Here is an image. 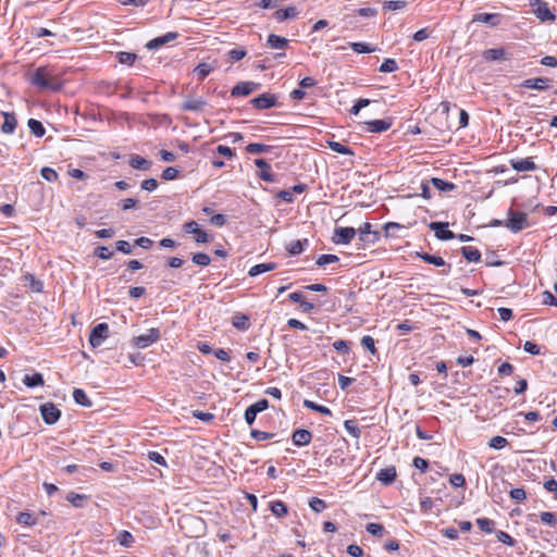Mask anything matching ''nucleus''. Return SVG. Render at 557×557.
<instances>
[{"mask_svg": "<svg viewBox=\"0 0 557 557\" xmlns=\"http://www.w3.org/2000/svg\"><path fill=\"white\" fill-rule=\"evenodd\" d=\"M23 383L27 387H37L44 385V377L40 373H34V374H26L23 379Z\"/></svg>", "mask_w": 557, "mask_h": 557, "instance_id": "obj_31", "label": "nucleus"}, {"mask_svg": "<svg viewBox=\"0 0 557 557\" xmlns=\"http://www.w3.org/2000/svg\"><path fill=\"white\" fill-rule=\"evenodd\" d=\"M311 432L305 429H298L292 435L293 444L298 447L308 445L311 442Z\"/></svg>", "mask_w": 557, "mask_h": 557, "instance_id": "obj_19", "label": "nucleus"}, {"mask_svg": "<svg viewBox=\"0 0 557 557\" xmlns=\"http://www.w3.org/2000/svg\"><path fill=\"white\" fill-rule=\"evenodd\" d=\"M533 12L537 18L542 22H553L555 21V14L550 11L548 4L542 0H534L532 3Z\"/></svg>", "mask_w": 557, "mask_h": 557, "instance_id": "obj_7", "label": "nucleus"}, {"mask_svg": "<svg viewBox=\"0 0 557 557\" xmlns=\"http://www.w3.org/2000/svg\"><path fill=\"white\" fill-rule=\"evenodd\" d=\"M129 165L135 170L148 171L151 162L140 156H134L129 160Z\"/></svg>", "mask_w": 557, "mask_h": 557, "instance_id": "obj_29", "label": "nucleus"}, {"mask_svg": "<svg viewBox=\"0 0 557 557\" xmlns=\"http://www.w3.org/2000/svg\"><path fill=\"white\" fill-rule=\"evenodd\" d=\"M432 185L441 191H451L455 189V184L446 182L442 178L433 177L431 180Z\"/></svg>", "mask_w": 557, "mask_h": 557, "instance_id": "obj_38", "label": "nucleus"}, {"mask_svg": "<svg viewBox=\"0 0 557 557\" xmlns=\"http://www.w3.org/2000/svg\"><path fill=\"white\" fill-rule=\"evenodd\" d=\"M356 236L354 227H337L334 231L333 242L337 245H347Z\"/></svg>", "mask_w": 557, "mask_h": 557, "instance_id": "obj_9", "label": "nucleus"}, {"mask_svg": "<svg viewBox=\"0 0 557 557\" xmlns=\"http://www.w3.org/2000/svg\"><path fill=\"white\" fill-rule=\"evenodd\" d=\"M116 59L121 64L133 65L137 59V54L133 52L121 51L116 53Z\"/></svg>", "mask_w": 557, "mask_h": 557, "instance_id": "obj_41", "label": "nucleus"}, {"mask_svg": "<svg viewBox=\"0 0 557 557\" xmlns=\"http://www.w3.org/2000/svg\"><path fill=\"white\" fill-rule=\"evenodd\" d=\"M448 225L447 222H431L429 227L440 240H450L456 238V234L448 230Z\"/></svg>", "mask_w": 557, "mask_h": 557, "instance_id": "obj_8", "label": "nucleus"}, {"mask_svg": "<svg viewBox=\"0 0 557 557\" xmlns=\"http://www.w3.org/2000/svg\"><path fill=\"white\" fill-rule=\"evenodd\" d=\"M345 430L355 438H359L361 431L354 420H346L344 422Z\"/></svg>", "mask_w": 557, "mask_h": 557, "instance_id": "obj_44", "label": "nucleus"}, {"mask_svg": "<svg viewBox=\"0 0 557 557\" xmlns=\"http://www.w3.org/2000/svg\"><path fill=\"white\" fill-rule=\"evenodd\" d=\"M40 174L48 182H54L58 178V173L52 168H42Z\"/></svg>", "mask_w": 557, "mask_h": 557, "instance_id": "obj_59", "label": "nucleus"}, {"mask_svg": "<svg viewBox=\"0 0 557 557\" xmlns=\"http://www.w3.org/2000/svg\"><path fill=\"white\" fill-rule=\"evenodd\" d=\"M524 88L536 89V90H546L549 87V79L545 77H535L528 78L521 84Z\"/></svg>", "mask_w": 557, "mask_h": 557, "instance_id": "obj_20", "label": "nucleus"}, {"mask_svg": "<svg viewBox=\"0 0 557 557\" xmlns=\"http://www.w3.org/2000/svg\"><path fill=\"white\" fill-rule=\"evenodd\" d=\"M30 83L40 89L59 90L61 88L57 75L47 66L37 67L30 77Z\"/></svg>", "mask_w": 557, "mask_h": 557, "instance_id": "obj_1", "label": "nucleus"}, {"mask_svg": "<svg viewBox=\"0 0 557 557\" xmlns=\"http://www.w3.org/2000/svg\"><path fill=\"white\" fill-rule=\"evenodd\" d=\"M449 483L454 487H462L466 484V479L462 474L455 473L450 475Z\"/></svg>", "mask_w": 557, "mask_h": 557, "instance_id": "obj_63", "label": "nucleus"}, {"mask_svg": "<svg viewBox=\"0 0 557 557\" xmlns=\"http://www.w3.org/2000/svg\"><path fill=\"white\" fill-rule=\"evenodd\" d=\"M73 398L76 404H78L83 407L89 408L92 405V403L89 399V397L87 396V394L81 388H75L73 391Z\"/></svg>", "mask_w": 557, "mask_h": 557, "instance_id": "obj_30", "label": "nucleus"}, {"mask_svg": "<svg viewBox=\"0 0 557 557\" xmlns=\"http://www.w3.org/2000/svg\"><path fill=\"white\" fill-rule=\"evenodd\" d=\"M109 336V325L107 323L97 324L89 334V344L96 348Z\"/></svg>", "mask_w": 557, "mask_h": 557, "instance_id": "obj_4", "label": "nucleus"}, {"mask_svg": "<svg viewBox=\"0 0 557 557\" xmlns=\"http://www.w3.org/2000/svg\"><path fill=\"white\" fill-rule=\"evenodd\" d=\"M309 506L315 512H321L322 510H324L326 508L325 502L318 497L311 498L309 502Z\"/></svg>", "mask_w": 557, "mask_h": 557, "instance_id": "obj_55", "label": "nucleus"}, {"mask_svg": "<svg viewBox=\"0 0 557 557\" xmlns=\"http://www.w3.org/2000/svg\"><path fill=\"white\" fill-rule=\"evenodd\" d=\"M361 345L363 348L368 349L372 355L376 352L374 339L371 336L364 335L361 338Z\"/></svg>", "mask_w": 557, "mask_h": 557, "instance_id": "obj_62", "label": "nucleus"}, {"mask_svg": "<svg viewBox=\"0 0 557 557\" xmlns=\"http://www.w3.org/2000/svg\"><path fill=\"white\" fill-rule=\"evenodd\" d=\"M271 150L272 146L260 143H251L246 146V151L251 154L268 153Z\"/></svg>", "mask_w": 557, "mask_h": 557, "instance_id": "obj_32", "label": "nucleus"}, {"mask_svg": "<svg viewBox=\"0 0 557 557\" xmlns=\"http://www.w3.org/2000/svg\"><path fill=\"white\" fill-rule=\"evenodd\" d=\"M161 337V332L157 327H151L147 333L135 336L133 338V345L137 348L144 349L158 342Z\"/></svg>", "mask_w": 557, "mask_h": 557, "instance_id": "obj_2", "label": "nucleus"}, {"mask_svg": "<svg viewBox=\"0 0 557 557\" xmlns=\"http://www.w3.org/2000/svg\"><path fill=\"white\" fill-rule=\"evenodd\" d=\"M496 537L500 543L506 544L508 546L516 545V541L513 540V537H511L508 533H506L504 531H497Z\"/></svg>", "mask_w": 557, "mask_h": 557, "instance_id": "obj_56", "label": "nucleus"}, {"mask_svg": "<svg viewBox=\"0 0 557 557\" xmlns=\"http://www.w3.org/2000/svg\"><path fill=\"white\" fill-rule=\"evenodd\" d=\"M367 131L370 133H383L391 128L393 121L392 119L372 120L364 123Z\"/></svg>", "mask_w": 557, "mask_h": 557, "instance_id": "obj_14", "label": "nucleus"}, {"mask_svg": "<svg viewBox=\"0 0 557 557\" xmlns=\"http://www.w3.org/2000/svg\"><path fill=\"white\" fill-rule=\"evenodd\" d=\"M510 165L517 172H531L536 170V164L533 162L532 158L511 159Z\"/></svg>", "mask_w": 557, "mask_h": 557, "instance_id": "obj_16", "label": "nucleus"}, {"mask_svg": "<svg viewBox=\"0 0 557 557\" xmlns=\"http://www.w3.org/2000/svg\"><path fill=\"white\" fill-rule=\"evenodd\" d=\"M333 347L341 354H348L350 350V343L344 339H337L333 343Z\"/></svg>", "mask_w": 557, "mask_h": 557, "instance_id": "obj_54", "label": "nucleus"}, {"mask_svg": "<svg viewBox=\"0 0 557 557\" xmlns=\"http://www.w3.org/2000/svg\"><path fill=\"white\" fill-rule=\"evenodd\" d=\"M191 260L194 263H196L198 265H202V267H207L211 262L209 255H207L205 252L194 253L191 257Z\"/></svg>", "mask_w": 557, "mask_h": 557, "instance_id": "obj_49", "label": "nucleus"}, {"mask_svg": "<svg viewBox=\"0 0 557 557\" xmlns=\"http://www.w3.org/2000/svg\"><path fill=\"white\" fill-rule=\"evenodd\" d=\"M398 70L397 62L394 59H385L380 66L381 73H393Z\"/></svg>", "mask_w": 557, "mask_h": 557, "instance_id": "obj_47", "label": "nucleus"}, {"mask_svg": "<svg viewBox=\"0 0 557 557\" xmlns=\"http://www.w3.org/2000/svg\"><path fill=\"white\" fill-rule=\"evenodd\" d=\"M180 171L174 166H168L162 172V178L165 181H172L178 177Z\"/></svg>", "mask_w": 557, "mask_h": 557, "instance_id": "obj_58", "label": "nucleus"}, {"mask_svg": "<svg viewBox=\"0 0 557 557\" xmlns=\"http://www.w3.org/2000/svg\"><path fill=\"white\" fill-rule=\"evenodd\" d=\"M473 22H481L496 26L499 23V15L494 13H479L474 15Z\"/></svg>", "mask_w": 557, "mask_h": 557, "instance_id": "obj_28", "label": "nucleus"}, {"mask_svg": "<svg viewBox=\"0 0 557 557\" xmlns=\"http://www.w3.org/2000/svg\"><path fill=\"white\" fill-rule=\"evenodd\" d=\"M119 544L125 547L131 546L134 543V536L128 531H122L117 536Z\"/></svg>", "mask_w": 557, "mask_h": 557, "instance_id": "obj_52", "label": "nucleus"}, {"mask_svg": "<svg viewBox=\"0 0 557 557\" xmlns=\"http://www.w3.org/2000/svg\"><path fill=\"white\" fill-rule=\"evenodd\" d=\"M253 162H255V165L261 170V172L258 174V176L262 181L269 182V183L275 182V176L271 172V166L264 159H256Z\"/></svg>", "mask_w": 557, "mask_h": 557, "instance_id": "obj_18", "label": "nucleus"}, {"mask_svg": "<svg viewBox=\"0 0 557 557\" xmlns=\"http://www.w3.org/2000/svg\"><path fill=\"white\" fill-rule=\"evenodd\" d=\"M371 227L372 226L369 222H366L362 226H360L358 230V237L360 242L375 243L379 239V233L373 232Z\"/></svg>", "mask_w": 557, "mask_h": 557, "instance_id": "obj_17", "label": "nucleus"}, {"mask_svg": "<svg viewBox=\"0 0 557 557\" xmlns=\"http://www.w3.org/2000/svg\"><path fill=\"white\" fill-rule=\"evenodd\" d=\"M407 2L400 0H391L383 3V8L388 11H397L406 8Z\"/></svg>", "mask_w": 557, "mask_h": 557, "instance_id": "obj_51", "label": "nucleus"}, {"mask_svg": "<svg viewBox=\"0 0 557 557\" xmlns=\"http://www.w3.org/2000/svg\"><path fill=\"white\" fill-rule=\"evenodd\" d=\"M268 408H269V401L265 398L260 399L257 403L250 405L245 410V416L244 417H245L246 423L251 425L255 422L257 414L259 412L264 411Z\"/></svg>", "mask_w": 557, "mask_h": 557, "instance_id": "obj_6", "label": "nucleus"}, {"mask_svg": "<svg viewBox=\"0 0 557 557\" xmlns=\"http://www.w3.org/2000/svg\"><path fill=\"white\" fill-rule=\"evenodd\" d=\"M212 66L208 63H200L196 66L195 72L200 81L205 79L212 71Z\"/></svg>", "mask_w": 557, "mask_h": 557, "instance_id": "obj_46", "label": "nucleus"}, {"mask_svg": "<svg viewBox=\"0 0 557 557\" xmlns=\"http://www.w3.org/2000/svg\"><path fill=\"white\" fill-rule=\"evenodd\" d=\"M298 12L295 7H287L285 9H281L274 12V18L277 22H283L287 18H292L297 16Z\"/></svg>", "mask_w": 557, "mask_h": 557, "instance_id": "obj_27", "label": "nucleus"}, {"mask_svg": "<svg viewBox=\"0 0 557 557\" xmlns=\"http://www.w3.org/2000/svg\"><path fill=\"white\" fill-rule=\"evenodd\" d=\"M276 263L268 262V263H259L250 268L248 274L249 276H257L259 274L272 271L276 269Z\"/></svg>", "mask_w": 557, "mask_h": 557, "instance_id": "obj_25", "label": "nucleus"}, {"mask_svg": "<svg viewBox=\"0 0 557 557\" xmlns=\"http://www.w3.org/2000/svg\"><path fill=\"white\" fill-rule=\"evenodd\" d=\"M246 54L247 51L244 48H234L228 52V57L232 61H239L244 59Z\"/></svg>", "mask_w": 557, "mask_h": 557, "instance_id": "obj_61", "label": "nucleus"}, {"mask_svg": "<svg viewBox=\"0 0 557 557\" xmlns=\"http://www.w3.org/2000/svg\"><path fill=\"white\" fill-rule=\"evenodd\" d=\"M178 37V33L176 32H169L162 36L156 37L147 42L146 47L150 50L158 49L161 46L169 44L173 40H175Z\"/></svg>", "mask_w": 557, "mask_h": 557, "instance_id": "obj_15", "label": "nucleus"}, {"mask_svg": "<svg viewBox=\"0 0 557 557\" xmlns=\"http://www.w3.org/2000/svg\"><path fill=\"white\" fill-rule=\"evenodd\" d=\"M308 244V239H304V240H293L288 244L287 246V251L292 255V256H296V255H299L304 250V246Z\"/></svg>", "mask_w": 557, "mask_h": 557, "instance_id": "obj_40", "label": "nucleus"}, {"mask_svg": "<svg viewBox=\"0 0 557 557\" xmlns=\"http://www.w3.org/2000/svg\"><path fill=\"white\" fill-rule=\"evenodd\" d=\"M40 413L45 423L54 424L61 417V411L52 403H46L40 406Z\"/></svg>", "mask_w": 557, "mask_h": 557, "instance_id": "obj_5", "label": "nucleus"}, {"mask_svg": "<svg viewBox=\"0 0 557 557\" xmlns=\"http://www.w3.org/2000/svg\"><path fill=\"white\" fill-rule=\"evenodd\" d=\"M251 104L259 109V110H264V109H270L272 107H275L276 106V102H277V98L275 95H272V94H262V95H259L258 97L251 99Z\"/></svg>", "mask_w": 557, "mask_h": 557, "instance_id": "obj_10", "label": "nucleus"}, {"mask_svg": "<svg viewBox=\"0 0 557 557\" xmlns=\"http://www.w3.org/2000/svg\"><path fill=\"white\" fill-rule=\"evenodd\" d=\"M476 524L481 531L485 533H492L494 530L495 522L488 518L476 519Z\"/></svg>", "mask_w": 557, "mask_h": 557, "instance_id": "obj_43", "label": "nucleus"}, {"mask_svg": "<svg viewBox=\"0 0 557 557\" xmlns=\"http://www.w3.org/2000/svg\"><path fill=\"white\" fill-rule=\"evenodd\" d=\"M207 102L201 97L187 96L182 103L181 108L184 111H202Z\"/></svg>", "mask_w": 557, "mask_h": 557, "instance_id": "obj_13", "label": "nucleus"}, {"mask_svg": "<svg viewBox=\"0 0 557 557\" xmlns=\"http://www.w3.org/2000/svg\"><path fill=\"white\" fill-rule=\"evenodd\" d=\"M483 58L486 61L492 62V61L506 60L507 55H506V51L504 48H493V49L485 50L483 52Z\"/></svg>", "mask_w": 557, "mask_h": 557, "instance_id": "obj_24", "label": "nucleus"}, {"mask_svg": "<svg viewBox=\"0 0 557 557\" xmlns=\"http://www.w3.org/2000/svg\"><path fill=\"white\" fill-rule=\"evenodd\" d=\"M396 476H397V471L394 466L381 469L376 473V479L384 485L392 484L396 480Z\"/></svg>", "mask_w": 557, "mask_h": 557, "instance_id": "obj_21", "label": "nucleus"}, {"mask_svg": "<svg viewBox=\"0 0 557 557\" xmlns=\"http://www.w3.org/2000/svg\"><path fill=\"white\" fill-rule=\"evenodd\" d=\"M268 45L272 49H285L287 47V45H288V40L286 38H284V37L271 34L268 37Z\"/></svg>", "mask_w": 557, "mask_h": 557, "instance_id": "obj_34", "label": "nucleus"}, {"mask_svg": "<svg viewBox=\"0 0 557 557\" xmlns=\"http://www.w3.org/2000/svg\"><path fill=\"white\" fill-rule=\"evenodd\" d=\"M271 511L274 516L282 518L287 515L288 509L285 503L282 500H275L271 503Z\"/></svg>", "mask_w": 557, "mask_h": 557, "instance_id": "obj_37", "label": "nucleus"}, {"mask_svg": "<svg viewBox=\"0 0 557 557\" xmlns=\"http://www.w3.org/2000/svg\"><path fill=\"white\" fill-rule=\"evenodd\" d=\"M0 114L4 117V122L1 126V131L5 134H12L15 131L16 127V119L13 113L9 112H0Z\"/></svg>", "mask_w": 557, "mask_h": 557, "instance_id": "obj_23", "label": "nucleus"}, {"mask_svg": "<svg viewBox=\"0 0 557 557\" xmlns=\"http://www.w3.org/2000/svg\"><path fill=\"white\" fill-rule=\"evenodd\" d=\"M508 445L507 438L503 436H494L490 440L488 446L494 449H503Z\"/></svg>", "mask_w": 557, "mask_h": 557, "instance_id": "obj_48", "label": "nucleus"}, {"mask_svg": "<svg viewBox=\"0 0 557 557\" xmlns=\"http://www.w3.org/2000/svg\"><path fill=\"white\" fill-rule=\"evenodd\" d=\"M304 406H305L306 408H309V409H311V410H313V411H317V412H320V413H322V414H325V416H332V411H331L327 407H325V406H323V405H319V404L313 403V401H311V400H307V399H306V400L304 401Z\"/></svg>", "mask_w": 557, "mask_h": 557, "instance_id": "obj_42", "label": "nucleus"}, {"mask_svg": "<svg viewBox=\"0 0 557 557\" xmlns=\"http://www.w3.org/2000/svg\"><path fill=\"white\" fill-rule=\"evenodd\" d=\"M95 255L102 260H110L114 253L108 247L101 246L95 250Z\"/></svg>", "mask_w": 557, "mask_h": 557, "instance_id": "obj_57", "label": "nucleus"}, {"mask_svg": "<svg viewBox=\"0 0 557 557\" xmlns=\"http://www.w3.org/2000/svg\"><path fill=\"white\" fill-rule=\"evenodd\" d=\"M417 258L423 260L429 264H433L435 267H446L445 260L440 256H433L426 252H416ZM448 270L445 272L447 275L450 270V264H447Z\"/></svg>", "mask_w": 557, "mask_h": 557, "instance_id": "obj_22", "label": "nucleus"}, {"mask_svg": "<svg viewBox=\"0 0 557 557\" xmlns=\"http://www.w3.org/2000/svg\"><path fill=\"white\" fill-rule=\"evenodd\" d=\"M260 84L253 82H240L231 90L232 97L248 96L259 88Z\"/></svg>", "mask_w": 557, "mask_h": 557, "instance_id": "obj_12", "label": "nucleus"}, {"mask_svg": "<svg viewBox=\"0 0 557 557\" xmlns=\"http://www.w3.org/2000/svg\"><path fill=\"white\" fill-rule=\"evenodd\" d=\"M27 124H28L30 132L36 137H42L45 135L46 129L40 121L35 120V119H29Z\"/></svg>", "mask_w": 557, "mask_h": 557, "instance_id": "obj_36", "label": "nucleus"}, {"mask_svg": "<svg viewBox=\"0 0 557 557\" xmlns=\"http://www.w3.org/2000/svg\"><path fill=\"white\" fill-rule=\"evenodd\" d=\"M339 260V258L336 256V255H321L318 259H317V264L319 267H324L326 264H330V263H334V262H337Z\"/></svg>", "mask_w": 557, "mask_h": 557, "instance_id": "obj_53", "label": "nucleus"}, {"mask_svg": "<svg viewBox=\"0 0 557 557\" xmlns=\"http://www.w3.org/2000/svg\"><path fill=\"white\" fill-rule=\"evenodd\" d=\"M183 228L186 233L195 234V240L198 244H205L209 240L208 234L199 228V225L196 221L186 222L183 225Z\"/></svg>", "mask_w": 557, "mask_h": 557, "instance_id": "obj_11", "label": "nucleus"}, {"mask_svg": "<svg viewBox=\"0 0 557 557\" xmlns=\"http://www.w3.org/2000/svg\"><path fill=\"white\" fill-rule=\"evenodd\" d=\"M67 502H70L74 507H83V503L86 499V495L77 494V493H70L66 496Z\"/></svg>", "mask_w": 557, "mask_h": 557, "instance_id": "obj_50", "label": "nucleus"}, {"mask_svg": "<svg viewBox=\"0 0 557 557\" xmlns=\"http://www.w3.org/2000/svg\"><path fill=\"white\" fill-rule=\"evenodd\" d=\"M327 146L331 150H333L334 152H337L339 154H345V156L354 154V151L349 147H347L338 141H327Z\"/></svg>", "mask_w": 557, "mask_h": 557, "instance_id": "obj_35", "label": "nucleus"}, {"mask_svg": "<svg viewBox=\"0 0 557 557\" xmlns=\"http://www.w3.org/2000/svg\"><path fill=\"white\" fill-rule=\"evenodd\" d=\"M349 46L356 53H371L375 51L374 47H370L366 42H351Z\"/></svg>", "mask_w": 557, "mask_h": 557, "instance_id": "obj_45", "label": "nucleus"}, {"mask_svg": "<svg viewBox=\"0 0 557 557\" xmlns=\"http://www.w3.org/2000/svg\"><path fill=\"white\" fill-rule=\"evenodd\" d=\"M250 435L256 441H267L274 436L273 433L259 431V430H251Z\"/></svg>", "mask_w": 557, "mask_h": 557, "instance_id": "obj_60", "label": "nucleus"}, {"mask_svg": "<svg viewBox=\"0 0 557 557\" xmlns=\"http://www.w3.org/2000/svg\"><path fill=\"white\" fill-rule=\"evenodd\" d=\"M232 324L234 327L240 330V331H246L248 327H249V318L246 315V314H242V313H236L233 318H232Z\"/></svg>", "mask_w": 557, "mask_h": 557, "instance_id": "obj_33", "label": "nucleus"}, {"mask_svg": "<svg viewBox=\"0 0 557 557\" xmlns=\"http://www.w3.org/2000/svg\"><path fill=\"white\" fill-rule=\"evenodd\" d=\"M508 215L505 226L511 232L517 233L528 226L527 213L509 210Z\"/></svg>", "mask_w": 557, "mask_h": 557, "instance_id": "obj_3", "label": "nucleus"}, {"mask_svg": "<svg viewBox=\"0 0 557 557\" xmlns=\"http://www.w3.org/2000/svg\"><path fill=\"white\" fill-rule=\"evenodd\" d=\"M541 521L548 525H555L556 524V516L553 512L549 511H543L540 515Z\"/></svg>", "mask_w": 557, "mask_h": 557, "instance_id": "obj_64", "label": "nucleus"}, {"mask_svg": "<svg viewBox=\"0 0 557 557\" xmlns=\"http://www.w3.org/2000/svg\"><path fill=\"white\" fill-rule=\"evenodd\" d=\"M16 521L27 527H33L37 523L35 516L28 511L20 512L16 517Z\"/></svg>", "mask_w": 557, "mask_h": 557, "instance_id": "obj_39", "label": "nucleus"}, {"mask_svg": "<svg viewBox=\"0 0 557 557\" xmlns=\"http://www.w3.org/2000/svg\"><path fill=\"white\" fill-rule=\"evenodd\" d=\"M461 255L469 262H478L481 259V252L471 246H463L460 249Z\"/></svg>", "mask_w": 557, "mask_h": 557, "instance_id": "obj_26", "label": "nucleus"}]
</instances>
